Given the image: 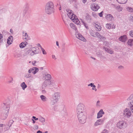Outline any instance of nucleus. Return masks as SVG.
<instances>
[{"label": "nucleus", "mask_w": 133, "mask_h": 133, "mask_svg": "<svg viewBox=\"0 0 133 133\" xmlns=\"http://www.w3.org/2000/svg\"><path fill=\"white\" fill-rule=\"evenodd\" d=\"M55 9L54 8V4L51 1H49L46 4L45 8V13L48 14L50 15L54 12Z\"/></svg>", "instance_id": "nucleus-1"}, {"label": "nucleus", "mask_w": 133, "mask_h": 133, "mask_svg": "<svg viewBox=\"0 0 133 133\" xmlns=\"http://www.w3.org/2000/svg\"><path fill=\"white\" fill-rule=\"evenodd\" d=\"M77 117L79 122L82 124L85 123L87 118V114L86 112L77 114Z\"/></svg>", "instance_id": "nucleus-2"}, {"label": "nucleus", "mask_w": 133, "mask_h": 133, "mask_svg": "<svg viewBox=\"0 0 133 133\" xmlns=\"http://www.w3.org/2000/svg\"><path fill=\"white\" fill-rule=\"evenodd\" d=\"M85 105L82 103H79L77 108V113H81L83 112H86L85 111Z\"/></svg>", "instance_id": "nucleus-3"}, {"label": "nucleus", "mask_w": 133, "mask_h": 133, "mask_svg": "<svg viewBox=\"0 0 133 133\" xmlns=\"http://www.w3.org/2000/svg\"><path fill=\"white\" fill-rule=\"evenodd\" d=\"M6 109H3L1 113V118L2 119H5L8 113V110H9V107H6Z\"/></svg>", "instance_id": "nucleus-4"}, {"label": "nucleus", "mask_w": 133, "mask_h": 133, "mask_svg": "<svg viewBox=\"0 0 133 133\" xmlns=\"http://www.w3.org/2000/svg\"><path fill=\"white\" fill-rule=\"evenodd\" d=\"M126 123L123 121H120L116 124L117 127L119 129H124L126 127Z\"/></svg>", "instance_id": "nucleus-5"}, {"label": "nucleus", "mask_w": 133, "mask_h": 133, "mask_svg": "<svg viewBox=\"0 0 133 133\" xmlns=\"http://www.w3.org/2000/svg\"><path fill=\"white\" fill-rule=\"evenodd\" d=\"M39 48L37 47H33L32 48V51L29 50H28V52L30 53L32 51V52L30 53V55H33L35 54H38L39 53Z\"/></svg>", "instance_id": "nucleus-6"}, {"label": "nucleus", "mask_w": 133, "mask_h": 133, "mask_svg": "<svg viewBox=\"0 0 133 133\" xmlns=\"http://www.w3.org/2000/svg\"><path fill=\"white\" fill-rule=\"evenodd\" d=\"M124 116L129 118L131 115V112L129 109L127 108L124 110Z\"/></svg>", "instance_id": "nucleus-7"}, {"label": "nucleus", "mask_w": 133, "mask_h": 133, "mask_svg": "<svg viewBox=\"0 0 133 133\" xmlns=\"http://www.w3.org/2000/svg\"><path fill=\"white\" fill-rule=\"evenodd\" d=\"M60 92H55L52 95V97L58 101L60 98Z\"/></svg>", "instance_id": "nucleus-8"}, {"label": "nucleus", "mask_w": 133, "mask_h": 133, "mask_svg": "<svg viewBox=\"0 0 133 133\" xmlns=\"http://www.w3.org/2000/svg\"><path fill=\"white\" fill-rule=\"evenodd\" d=\"M38 70L39 69L37 68L33 67L29 70L28 72L29 73L32 72L34 75H35L38 71Z\"/></svg>", "instance_id": "nucleus-9"}, {"label": "nucleus", "mask_w": 133, "mask_h": 133, "mask_svg": "<svg viewBox=\"0 0 133 133\" xmlns=\"http://www.w3.org/2000/svg\"><path fill=\"white\" fill-rule=\"evenodd\" d=\"M105 120L104 118L99 119L97 120L94 124V126H96L102 124Z\"/></svg>", "instance_id": "nucleus-10"}, {"label": "nucleus", "mask_w": 133, "mask_h": 133, "mask_svg": "<svg viewBox=\"0 0 133 133\" xmlns=\"http://www.w3.org/2000/svg\"><path fill=\"white\" fill-rule=\"evenodd\" d=\"M91 8L92 10L94 11H97L99 8V6L98 4L96 3L92 4L91 6Z\"/></svg>", "instance_id": "nucleus-11"}, {"label": "nucleus", "mask_w": 133, "mask_h": 133, "mask_svg": "<svg viewBox=\"0 0 133 133\" xmlns=\"http://www.w3.org/2000/svg\"><path fill=\"white\" fill-rule=\"evenodd\" d=\"M29 4L28 3H26L24 7V9L23 10V14L25 15L27 13L29 9Z\"/></svg>", "instance_id": "nucleus-12"}, {"label": "nucleus", "mask_w": 133, "mask_h": 133, "mask_svg": "<svg viewBox=\"0 0 133 133\" xmlns=\"http://www.w3.org/2000/svg\"><path fill=\"white\" fill-rule=\"evenodd\" d=\"M85 19L87 22L89 23H90L92 20L91 16L88 13H86L85 14Z\"/></svg>", "instance_id": "nucleus-13"}, {"label": "nucleus", "mask_w": 133, "mask_h": 133, "mask_svg": "<svg viewBox=\"0 0 133 133\" xmlns=\"http://www.w3.org/2000/svg\"><path fill=\"white\" fill-rule=\"evenodd\" d=\"M66 11L68 12L67 15L70 19L72 18V17H72V16H75V15L72 13V11L71 10L68 9H66Z\"/></svg>", "instance_id": "nucleus-14"}, {"label": "nucleus", "mask_w": 133, "mask_h": 133, "mask_svg": "<svg viewBox=\"0 0 133 133\" xmlns=\"http://www.w3.org/2000/svg\"><path fill=\"white\" fill-rule=\"evenodd\" d=\"M104 114V112L102 109H101L97 114V118H99L102 116V115Z\"/></svg>", "instance_id": "nucleus-15"}, {"label": "nucleus", "mask_w": 133, "mask_h": 133, "mask_svg": "<svg viewBox=\"0 0 133 133\" xmlns=\"http://www.w3.org/2000/svg\"><path fill=\"white\" fill-rule=\"evenodd\" d=\"M50 81H45L43 84L42 85V89H44L45 88L48 84L50 85L51 83H50Z\"/></svg>", "instance_id": "nucleus-16"}, {"label": "nucleus", "mask_w": 133, "mask_h": 133, "mask_svg": "<svg viewBox=\"0 0 133 133\" xmlns=\"http://www.w3.org/2000/svg\"><path fill=\"white\" fill-rule=\"evenodd\" d=\"M119 41L122 42H125L127 40V36L125 35L121 36L119 38Z\"/></svg>", "instance_id": "nucleus-17"}, {"label": "nucleus", "mask_w": 133, "mask_h": 133, "mask_svg": "<svg viewBox=\"0 0 133 133\" xmlns=\"http://www.w3.org/2000/svg\"><path fill=\"white\" fill-rule=\"evenodd\" d=\"M106 19L108 20L113 21L114 20L113 16L110 14H108L105 16Z\"/></svg>", "instance_id": "nucleus-18"}, {"label": "nucleus", "mask_w": 133, "mask_h": 133, "mask_svg": "<svg viewBox=\"0 0 133 133\" xmlns=\"http://www.w3.org/2000/svg\"><path fill=\"white\" fill-rule=\"evenodd\" d=\"M58 102V101L52 97L50 99V104L51 105H53L57 103Z\"/></svg>", "instance_id": "nucleus-19"}, {"label": "nucleus", "mask_w": 133, "mask_h": 133, "mask_svg": "<svg viewBox=\"0 0 133 133\" xmlns=\"http://www.w3.org/2000/svg\"><path fill=\"white\" fill-rule=\"evenodd\" d=\"M95 36H97L98 38H100L101 40L105 39V37L101 36L98 32H95Z\"/></svg>", "instance_id": "nucleus-20"}, {"label": "nucleus", "mask_w": 133, "mask_h": 133, "mask_svg": "<svg viewBox=\"0 0 133 133\" xmlns=\"http://www.w3.org/2000/svg\"><path fill=\"white\" fill-rule=\"evenodd\" d=\"M76 37L78 39L83 41L85 40V38L80 34H78L76 35Z\"/></svg>", "instance_id": "nucleus-21"}, {"label": "nucleus", "mask_w": 133, "mask_h": 133, "mask_svg": "<svg viewBox=\"0 0 133 133\" xmlns=\"http://www.w3.org/2000/svg\"><path fill=\"white\" fill-rule=\"evenodd\" d=\"M13 41V37L12 36H10L9 37L7 40V43L9 45H10L11 44V43L10 42V41L11 42H12Z\"/></svg>", "instance_id": "nucleus-22"}, {"label": "nucleus", "mask_w": 133, "mask_h": 133, "mask_svg": "<svg viewBox=\"0 0 133 133\" xmlns=\"http://www.w3.org/2000/svg\"><path fill=\"white\" fill-rule=\"evenodd\" d=\"M112 5L114 6V7L118 11H122L123 9L119 5L116 6L115 4H112Z\"/></svg>", "instance_id": "nucleus-23"}, {"label": "nucleus", "mask_w": 133, "mask_h": 133, "mask_svg": "<svg viewBox=\"0 0 133 133\" xmlns=\"http://www.w3.org/2000/svg\"><path fill=\"white\" fill-rule=\"evenodd\" d=\"M103 49H104L106 52L110 54H113L114 51L108 48H105V47H103Z\"/></svg>", "instance_id": "nucleus-24"}, {"label": "nucleus", "mask_w": 133, "mask_h": 133, "mask_svg": "<svg viewBox=\"0 0 133 133\" xmlns=\"http://www.w3.org/2000/svg\"><path fill=\"white\" fill-rule=\"evenodd\" d=\"M129 107L131 111L133 113V101H131L129 103Z\"/></svg>", "instance_id": "nucleus-25"}, {"label": "nucleus", "mask_w": 133, "mask_h": 133, "mask_svg": "<svg viewBox=\"0 0 133 133\" xmlns=\"http://www.w3.org/2000/svg\"><path fill=\"white\" fill-rule=\"evenodd\" d=\"M28 44L27 42H23L20 44L19 46L21 48H23Z\"/></svg>", "instance_id": "nucleus-26"}, {"label": "nucleus", "mask_w": 133, "mask_h": 133, "mask_svg": "<svg viewBox=\"0 0 133 133\" xmlns=\"http://www.w3.org/2000/svg\"><path fill=\"white\" fill-rule=\"evenodd\" d=\"M40 97L42 101L43 102H45L47 101L48 99L45 96L41 95Z\"/></svg>", "instance_id": "nucleus-27"}, {"label": "nucleus", "mask_w": 133, "mask_h": 133, "mask_svg": "<svg viewBox=\"0 0 133 133\" xmlns=\"http://www.w3.org/2000/svg\"><path fill=\"white\" fill-rule=\"evenodd\" d=\"M45 78L46 79V81H50V80L51 78V75L49 74H47L46 75L45 74Z\"/></svg>", "instance_id": "nucleus-28"}, {"label": "nucleus", "mask_w": 133, "mask_h": 133, "mask_svg": "<svg viewBox=\"0 0 133 133\" xmlns=\"http://www.w3.org/2000/svg\"><path fill=\"white\" fill-rule=\"evenodd\" d=\"M95 26L97 29H96L97 31H99L101 30V26L95 23Z\"/></svg>", "instance_id": "nucleus-29"}, {"label": "nucleus", "mask_w": 133, "mask_h": 133, "mask_svg": "<svg viewBox=\"0 0 133 133\" xmlns=\"http://www.w3.org/2000/svg\"><path fill=\"white\" fill-rule=\"evenodd\" d=\"M70 26L73 29L75 30L76 31L77 30V28L76 27L75 25L72 23L70 24Z\"/></svg>", "instance_id": "nucleus-30"}, {"label": "nucleus", "mask_w": 133, "mask_h": 133, "mask_svg": "<svg viewBox=\"0 0 133 133\" xmlns=\"http://www.w3.org/2000/svg\"><path fill=\"white\" fill-rule=\"evenodd\" d=\"M21 87L22 88L23 90H24L27 87V85L25 84L24 82L22 83L21 84Z\"/></svg>", "instance_id": "nucleus-31"}, {"label": "nucleus", "mask_w": 133, "mask_h": 133, "mask_svg": "<svg viewBox=\"0 0 133 133\" xmlns=\"http://www.w3.org/2000/svg\"><path fill=\"white\" fill-rule=\"evenodd\" d=\"M14 56L16 57H19L21 56V55L19 52H16L14 54Z\"/></svg>", "instance_id": "nucleus-32"}, {"label": "nucleus", "mask_w": 133, "mask_h": 133, "mask_svg": "<svg viewBox=\"0 0 133 133\" xmlns=\"http://www.w3.org/2000/svg\"><path fill=\"white\" fill-rule=\"evenodd\" d=\"M133 42V39H129L128 40L127 43L128 45L130 46L132 45V43Z\"/></svg>", "instance_id": "nucleus-33"}, {"label": "nucleus", "mask_w": 133, "mask_h": 133, "mask_svg": "<svg viewBox=\"0 0 133 133\" xmlns=\"http://www.w3.org/2000/svg\"><path fill=\"white\" fill-rule=\"evenodd\" d=\"M127 0H120L118 1V2L121 4H124L126 3Z\"/></svg>", "instance_id": "nucleus-34"}, {"label": "nucleus", "mask_w": 133, "mask_h": 133, "mask_svg": "<svg viewBox=\"0 0 133 133\" xmlns=\"http://www.w3.org/2000/svg\"><path fill=\"white\" fill-rule=\"evenodd\" d=\"M23 36L25 37L24 38L26 40H28L30 39V37L26 33H25L24 35Z\"/></svg>", "instance_id": "nucleus-35"}, {"label": "nucleus", "mask_w": 133, "mask_h": 133, "mask_svg": "<svg viewBox=\"0 0 133 133\" xmlns=\"http://www.w3.org/2000/svg\"><path fill=\"white\" fill-rule=\"evenodd\" d=\"M90 35L92 36L95 37V32L93 31H91L90 32Z\"/></svg>", "instance_id": "nucleus-36"}, {"label": "nucleus", "mask_w": 133, "mask_h": 133, "mask_svg": "<svg viewBox=\"0 0 133 133\" xmlns=\"http://www.w3.org/2000/svg\"><path fill=\"white\" fill-rule=\"evenodd\" d=\"M39 120L42 123H44L45 121V119L42 117H41L39 118Z\"/></svg>", "instance_id": "nucleus-37"}, {"label": "nucleus", "mask_w": 133, "mask_h": 133, "mask_svg": "<svg viewBox=\"0 0 133 133\" xmlns=\"http://www.w3.org/2000/svg\"><path fill=\"white\" fill-rule=\"evenodd\" d=\"M111 24H106V28L109 29L111 28Z\"/></svg>", "instance_id": "nucleus-38"}, {"label": "nucleus", "mask_w": 133, "mask_h": 133, "mask_svg": "<svg viewBox=\"0 0 133 133\" xmlns=\"http://www.w3.org/2000/svg\"><path fill=\"white\" fill-rule=\"evenodd\" d=\"M82 22L83 23V24L84 25V26L85 27V28L87 29H89V28L87 24L83 21H82Z\"/></svg>", "instance_id": "nucleus-39"}, {"label": "nucleus", "mask_w": 133, "mask_h": 133, "mask_svg": "<svg viewBox=\"0 0 133 133\" xmlns=\"http://www.w3.org/2000/svg\"><path fill=\"white\" fill-rule=\"evenodd\" d=\"M127 10L129 12H132L133 9L131 7H128L127 8Z\"/></svg>", "instance_id": "nucleus-40"}, {"label": "nucleus", "mask_w": 133, "mask_h": 133, "mask_svg": "<svg viewBox=\"0 0 133 133\" xmlns=\"http://www.w3.org/2000/svg\"><path fill=\"white\" fill-rule=\"evenodd\" d=\"M41 49L42 51L43 54L44 55H46V52L44 50V49L42 47H41Z\"/></svg>", "instance_id": "nucleus-41"}, {"label": "nucleus", "mask_w": 133, "mask_h": 133, "mask_svg": "<svg viewBox=\"0 0 133 133\" xmlns=\"http://www.w3.org/2000/svg\"><path fill=\"white\" fill-rule=\"evenodd\" d=\"M2 38H3L2 35L1 34H0V43L2 42H3V40L2 39Z\"/></svg>", "instance_id": "nucleus-42"}, {"label": "nucleus", "mask_w": 133, "mask_h": 133, "mask_svg": "<svg viewBox=\"0 0 133 133\" xmlns=\"http://www.w3.org/2000/svg\"><path fill=\"white\" fill-rule=\"evenodd\" d=\"M133 98V95H131L130 97L127 99V100H130Z\"/></svg>", "instance_id": "nucleus-43"}, {"label": "nucleus", "mask_w": 133, "mask_h": 133, "mask_svg": "<svg viewBox=\"0 0 133 133\" xmlns=\"http://www.w3.org/2000/svg\"><path fill=\"white\" fill-rule=\"evenodd\" d=\"M71 17H72V18L71 19L72 20H73L74 21V20H76V19H77V18L76 17V16L75 15V16H72Z\"/></svg>", "instance_id": "nucleus-44"}, {"label": "nucleus", "mask_w": 133, "mask_h": 133, "mask_svg": "<svg viewBox=\"0 0 133 133\" xmlns=\"http://www.w3.org/2000/svg\"><path fill=\"white\" fill-rule=\"evenodd\" d=\"M101 133H108V131L106 129L104 130Z\"/></svg>", "instance_id": "nucleus-45"}, {"label": "nucleus", "mask_w": 133, "mask_h": 133, "mask_svg": "<svg viewBox=\"0 0 133 133\" xmlns=\"http://www.w3.org/2000/svg\"><path fill=\"white\" fill-rule=\"evenodd\" d=\"M129 34L130 36L133 37V31H130L129 32Z\"/></svg>", "instance_id": "nucleus-46"}, {"label": "nucleus", "mask_w": 133, "mask_h": 133, "mask_svg": "<svg viewBox=\"0 0 133 133\" xmlns=\"http://www.w3.org/2000/svg\"><path fill=\"white\" fill-rule=\"evenodd\" d=\"M13 122H14V121L12 120H10V121L9 122V124H10L9 127H10L11 126L12 124V123Z\"/></svg>", "instance_id": "nucleus-47"}, {"label": "nucleus", "mask_w": 133, "mask_h": 133, "mask_svg": "<svg viewBox=\"0 0 133 133\" xmlns=\"http://www.w3.org/2000/svg\"><path fill=\"white\" fill-rule=\"evenodd\" d=\"M94 84V83H91L88 85V86L89 87L90 86L91 87H93L95 85Z\"/></svg>", "instance_id": "nucleus-48"}, {"label": "nucleus", "mask_w": 133, "mask_h": 133, "mask_svg": "<svg viewBox=\"0 0 133 133\" xmlns=\"http://www.w3.org/2000/svg\"><path fill=\"white\" fill-rule=\"evenodd\" d=\"M99 103L100 101H97V102L96 106L97 107H99L100 106Z\"/></svg>", "instance_id": "nucleus-49"}, {"label": "nucleus", "mask_w": 133, "mask_h": 133, "mask_svg": "<svg viewBox=\"0 0 133 133\" xmlns=\"http://www.w3.org/2000/svg\"><path fill=\"white\" fill-rule=\"evenodd\" d=\"M96 86L95 85L93 87H92V89L93 90H94L95 91H96L97 90V89L96 88Z\"/></svg>", "instance_id": "nucleus-50"}, {"label": "nucleus", "mask_w": 133, "mask_h": 133, "mask_svg": "<svg viewBox=\"0 0 133 133\" xmlns=\"http://www.w3.org/2000/svg\"><path fill=\"white\" fill-rule=\"evenodd\" d=\"M76 21L75 22V23L77 24H78L79 23V20L77 18L76 19Z\"/></svg>", "instance_id": "nucleus-51"}, {"label": "nucleus", "mask_w": 133, "mask_h": 133, "mask_svg": "<svg viewBox=\"0 0 133 133\" xmlns=\"http://www.w3.org/2000/svg\"><path fill=\"white\" fill-rule=\"evenodd\" d=\"M103 11H102L99 14V15L100 17H102L103 16Z\"/></svg>", "instance_id": "nucleus-52"}, {"label": "nucleus", "mask_w": 133, "mask_h": 133, "mask_svg": "<svg viewBox=\"0 0 133 133\" xmlns=\"http://www.w3.org/2000/svg\"><path fill=\"white\" fill-rule=\"evenodd\" d=\"M36 61H35L34 62H32V64L34 66H36Z\"/></svg>", "instance_id": "nucleus-53"}, {"label": "nucleus", "mask_w": 133, "mask_h": 133, "mask_svg": "<svg viewBox=\"0 0 133 133\" xmlns=\"http://www.w3.org/2000/svg\"><path fill=\"white\" fill-rule=\"evenodd\" d=\"M11 80L8 81L9 83H12V81H13V78L12 77H11Z\"/></svg>", "instance_id": "nucleus-54"}, {"label": "nucleus", "mask_w": 133, "mask_h": 133, "mask_svg": "<svg viewBox=\"0 0 133 133\" xmlns=\"http://www.w3.org/2000/svg\"><path fill=\"white\" fill-rule=\"evenodd\" d=\"M32 118L33 119H34L36 120H37L38 119V118H36V117L34 116H32Z\"/></svg>", "instance_id": "nucleus-55"}, {"label": "nucleus", "mask_w": 133, "mask_h": 133, "mask_svg": "<svg viewBox=\"0 0 133 133\" xmlns=\"http://www.w3.org/2000/svg\"><path fill=\"white\" fill-rule=\"evenodd\" d=\"M130 19L131 21L133 22V16H131L130 17Z\"/></svg>", "instance_id": "nucleus-56"}, {"label": "nucleus", "mask_w": 133, "mask_h": 133, "mask_svg": "<svg viewBox=\"0 0 133 133\" xmlns=\"http://www.w3.org/2000/svg\"><path fill=\"white\" fill-rule=\"evenodd\" d=\"M92 15L95 17H97V15L96 14L94 13H92Z\"/></svg>", "instance_id": "nucleus-57"}, {"label": "nucleus", "mask_w": 133, "mask_h": 133, "mask_svg": "<svg viewBox=\"0 0 133 133\" xmlns=\"http://www.w3.org/2000/svg\"><path fill=\"white\" fill-rule=\"evenodd\" d=\"M111 28L113 29H115V26L114 25H113L112 26H111Z\"/></svg>", "instance_id": "nucleus-58"}, {"label": "nucleus", "mask_w": 133, "mask_h": 133, "mask_svg": "<svg viewBox=\"0 0 133 133\" xmlns=\"http://www.w3.org/2000/svg\"><path fill=\"white\" fill-rule=\"evenodd\" d=\"M10 32L12 34H13V31L12 29H11L10 30Z\"/></svg>", "instance_id": "nucleus-59"}, {"label": "nucleus", "mask_w": 133, "mask_h": 133, "mask_svg": "<svg viewBox=\"0 0 133 133\" xmlns=\"http://www.w3.org/2000/svg\"><path fill=\"white\" fill-rule=\"evenodd\" d=\"M82 1L83 2L85 3L86 2L87 0H82Z\"/></svg>", "instance_id": "nucleus-60"}, {"label": "nucleus", "mask_w": 133, "mask_h": 133, "mask_svg": "<svg viewBox=\"0 0 133 133\" xmlns=\"http://www.w3.org/2000/svg\"><path fill=\"white\" fill-rule=\"evenodd\" d=\"M36 133H42V132L40 130H38Z\"/></svg>", "instance_id": "nucleus-61"}, {"label": "nucleus", "mask_w": 133, "mask_h": 133, "mask_svg": "<svg viewBox=\"0 0 133 133\" xmlns=\"http://www.w3.org/2000/svg\"><path fill=\"white\" fill-rule=\"evenodd\" d=\"M42 92L43 93H45L46 92V91L44 90H42Z\"/></svg>", "instance_id": "nucleus-62"}, {"label": "nucleus", "mask_w": 133, "mask_h": 133, "mask_svg": "<svg viewBox=\"0 0 133 133\" xmlns=\"http://www.w3.org/2000/svg\"><path fill=\"white\" fill-rule=\"evenodd\" d=\"M37 45L38 46H39L41 49V47H42L41 46V45L40 44H38Z\"/></svg>", "instance_id": "nucleus-63"}, {"label": "nucleus", "mask_w": 133, "mask_h": 133, "mask_svg": "<svg viewBox=\"0 0 133 133\" xmlns=\"http://www.w3.org/2000/svg\"><path fill=\"white\" fill-rule=\"evenodd\" d=\"M32 122L33 123H35V121L34 119H32Z\"/></svg>", "instance_id": "nucleus-64"}]
</instances>
